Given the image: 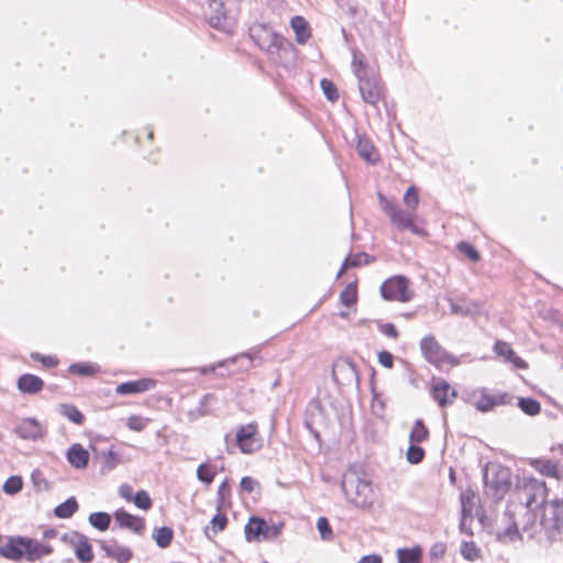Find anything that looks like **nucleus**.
Listing matches in <instances>:
<instances>
[{"mask_svg": "<svg viewBox=\"0 0 563 563\" xmlns=\"http://www.w3.org/2000/svg\"><path fill=\"white\" fill-rule=\"evenodd\" d=\"M549 492L547 483L533 476H525L516 482L514 498L526 508V512L519 521L512 523L514 533L518 534L520 528L523 531L536 528L537 510L547 501Z\"/></svg>", "mask_w": 563, "mask_h": 563, "instance_id": "obj_1", "label": "nucleus"}, {"mask_svg": "<svg viewBox=\"0 0 563 563\" xmlns=\"http://www.w3.org/2000/svg\"><path fill=\"white\" fill-rule=\"evenodd\" d=\"M52 552L51 544L22 536L9 537L5 544L0 547V556L14 562L23 559L27 562H35Z\"/></svg>", "mask_w": 563, "mask_h": 563, "instance_id": "obj_2", "label": "nucleus"}, {"mask_svg": "<svg viewBox=\"0 0 563 563\" xmlns=\"http://www.w3.org/2000/svg\"><path fill=\"white\" fill-rule=\"evenodd\" d=\"M419 349L424 361L440 372L449 373L461 364V358L449 352L434 334L423 335Z\"/></svg>", "mask_w": 563, "mask_h": 563, "instance_id": "obj_3", "label": "nucleus"}, {"mask_svg": "<svg viewBox=\"0 0 563 563\" xmlns=\"http://www.w3.org/2000/svg\"><path fill=\"white\" fill-rule=\"evenodd\" d=\"M378 201L380 209L397 230L409 231L422 238L429 235L428 230L417 222L416 212L400 208L394 200L388 199L383 194H378Z\"/></svg>", "mask_w": 563, "mask_h": 563, "instance_id": "obj_4", "label": "nucleus"}, {"mask_svg": "<svg viewBox=\"0 0 563 563\" xmlns=\"http://www.w3.org/2000/svg\"><path fill=\"white\" fill-rule=\"evenodd\" d=\"M342 488L346 499L360 508H369L375 501V492L371 482L358 476L344 478Z\"/></svg>", "mask_w": 563, "mask_h": 563, "instance_id": "obj_5", "label": "nucleus"}, {"mask_svg": "<svg viewBox=\"0 0 563 563\" xmlns=\"http://www.w3.org/2000/svg\"><path fill=\"white\" fill-rule=\"evenodd\" d=\"M537 511V525H539L549 537H553L563 530L562 498L547 500Z\"/></svg>", "mask_w": 563, "mask_h": 563, "instance_id": "obj_6", "label": "nucleus"}, {"mask_svg": "<svg viewBox=\"0 0 563 563\" xmlns=\"http://www.w3.org/2000/svg\"><path fill=\"white\" fill-rule=\"evenodd\" d=\"M252 38L261 49L271 55L286 52L291 47V44L285 37L261 24L252 27Z\"/></svg>", "mask_w": 563, "mask_h": 563, "instance_id": "obj_7", "label": "nucleus"}, {"mask_svg": "<svg viewBox=\"0 0 563 563\" xmlns=\"http://www.w3.org/2000/svg\"><path fill=\"white\" fill-rule=\"evenodd\" d=\"M380 295L387 301L408 302L413 292L410 289V282L402 275H395L383 282Z\"/></svg>", "mask_w": 563, "mask_h": 563, "instance_id": "obj_8", "label": "nucleus"}, {"mask_svg": "<svg viewBox=\"0 0 563 563\" xmlns=\"http://www.w3.org/2000/svg\"><path fill=\"white\" fill-rule=\"evenodd\" d=\"M510 396L507 393L490 394L486 388H478L468 395V402L481 412H488L499 406L509 404Z\"/></svg>", "mask_w": 563, "mask_h": 563, "instance_id": "obj_9", "label": "nucleus"}, {"mask_svg": "<svg viewBox=\"0 0 563 563\" xmlns=\"http://www.w3.org/2000/svg\"><path fill=\"white\" fill-rule=\"evenodd\" d=\"M284 528L283 522H267L258 517L249 518V541H272L279 537Z\"/></svg>", "mask_w": 563, "mask_h": 563, "instance_id": "obj_10", "label": "nucleus"}, {"mask_svg": "<svg viewBox=\"0 0 563 563\" xmlns=\"http://www.w3.org/2000/svg\"><path fill=\"white\" fill-rule=\"evenodd\" d=\"M358 89L363 100L371 106L376 107L385 99L384 85L376 75L358 79Z\"/></svg>", "mask_w": 563, "mask_h": 563, "instance_id": "obj_11", "label": "nucleus"}, {"mask_svg": "<svg viewBox=\"0 0 563 563\" xmlns=\"http://www.w3.org/2000/svg\"><path fill=\"white\" fill-rule=\"evenodd\" d=\"M429 391L441 409L452 406L457 398V390L442 377L432 379Z\"/></svg>", "mask_w": 563, "mask_h": 563, "instance_id": "obj_12", "label": "nucleus"}, {"mask_svg": "<svg viewBox=\"0 0 563 563\" xmlns=\"http://www.w3.org/2000/svg\"><path fill=\"white\" fill-rule=\"evenodd\" d=\"M64 541H69L75 547V555L81 563H90L93 560L92 547L88 538L77 531L63 536Z\"/></svg>", "mask_w": 563, "mask_h": 563, "instance_id": "obj_13", "label": "nucleus"}, {"mask_svg": "<svg viewBox=\"0 0 563 563\" xmlns=\"http://www.w3.org/2000/svg\"><path fill=\"white\" fill-rule=\"evenodd\" d=\"M493 351L496 357L503 360L506 363H510L515 368H528V363L516 353L510 343L504 340H496L493 345Z\"/></svg>", "mask_w": 563, "mask_h": 563, "instance_id": "obj_14", "label": "nucleus"}, {"mask_svg": "<svg viewBox=\"0 0 563 563\" xmlns=\"http://www.w3.org/2000/svg\"><path fill=\"white\" fill-rule=\"evenodd\" d=\"M511 485V473L506 467L496 470L488 482V487L496 499H501L510 490Z\"/></svg>", "mask_w": 563, "mask_h": 563, "instance_id": "obj_15", "label": "nucleus"}, {"mask_svg": "<svg viewBox=\"0 0 563 563\" xmlns=\"http://www.w3.org/2000/svg\"><path fill=\"white\" fill-rule=\"evenodd\" d=\"M529 465L540 475L563 481V466L547 457L530 459Z\"/></svg>", "mask_w": 563, "mask_h": 563, "instance_id": "obj_16", "label": "nucleus"}, {"mask_svg": "<svg viewBox=\"0 0 563 563\" xmlns=\"http://www.w3.org/2000/svg\"><path fill=\"white\" fill-rule=\"evenodd\" d=\"M13 432L21 439L27 441H37L43 439L44 430L42 424L35 418L22 419L13 429Z\"/></svg>", "mask_w": 563, "mask_h": 563, "instance_id": "obj_17", "label": "nucleus"}, {"mask_svg": "<svg viewBox=\"0 0 563 563\" xmlns=\"http://www.w3.org/2000/svg\"><path fill=\"white\" fill-rule=\"evenodd\" d=\"M115 523L122 529H129L135 534L142 536L145 531V521L139 516L131 515L123 508L113 514Z\"/></svg>", "mask_w": 563, "mask_h": 563, "instance_id": "obj_18", "label": "nucleus"}, {"mask_svg": "<svg viewBox=\"0 0 563 563\" xmlns=\"http://www.w3.org/2000/svg\"><path fill=\"white\" fill-rule=\"evenodd\" d=\"M156 385H157V382L153 378H141L137 380H129V382L119 384L115 387V393L118 395H122V396L135 395V394H141V393H145L150 389H153V388H155Z\"/></svg>", "mask_w": 563, "mask_h": 563, "instance_id": "obj_19", "label": "nucleus"}, {"mask_svg": "<svg viewBox=\"0 0 563 563\" xmlns=\"http://www.w3.org/2000/svg\"><path fill=\"white\" fill-rule=\"evenodd\" d=\"M339 300L342 306L347 310L341 311L340 317L343 319L349 318L350 309L355 310L358 300L357 280L349 283L345 288L341 291Z\"/></svg>", "mask_w": 563, "mask_h": 563, "instance_id": "obj_20", "label": "nucleus"}, {"mask_svg": "<svg viewBox=\"0 0 563 563\" xmlns=\"http://www.w3.org/2000/svg\"><path fill=\"white\" fill-rule=\"evenodd\" d=\"M209 12L208 21L209 24L214 29H225L227 14L224 10V3L222 0H209L208 4Z\"/></svg>", "mask_w": 563, "mask_h": 563, "instance_id": "obj_21", "label": "nucleus"}, {"mask_svg": "<svg viewBox=\"0 0 563 563\" xmlns=\"http://www.w3.org/2000/svg\"><path fill=\"white\" fill-rule=\"evenodd\" d=\"M66 459L73 467L84 470L89 463V452L81 444L75 443L67 450Z\"/></svg>", "mask_w": 563, "mask_h": 563, "instance_id": "obj_22", "label": "nucleus"}, {"mask_svg": "<svg viewBox=\"0 0 563 563\" xmlns=\"http://www.w3.org/2000/svg\"><path fill=\"white\" fill-rule=\"evenodd\" d=\"M43 386V379L33 374H23L18 378V388L23 394H36Z\"/></svg>", "mask_w": 563, "mask_h": 563, "instance_id": "obj_23", "label": "nucleus"}, {"mask_svg": "<svg viewBox=\"0 0 563 563\" xmlns=\"http://www.w3.org/2000/svg\"><path fill=\"white\" fill-rule=\"evenodd\" d=\"M216 400L214 395L206 394L199 401V405L195 409H190L186 412L188 421L194 422L197 419L208 416L211 412V404Z\"/></svg>", "mask_w": 563, "mask_h": 563, "instance_id": "obj_24", "label": "nucleus"}, {"mask_svg": "<svg viewBox=\"0 0 563 563\" xmlns=\"http://www.w3.org/2000/svg\"><path fill=\"white\" fill-rule=\"evenodd\" d=\"M290 26L296 34V41L305 44L311 37V30L308 22L301 15H296L290 21Z\"/></svg>", "mask_w": 563, "mask_h": 563, "instance_id": "obj_25", "label": "nucleus"}, {"mask_svg": "<svg viewBox=\"0 0 563 563\" xmlns=\"http://www.w3.org/2000/svg\"><path fill=\"white\" fill-rule=\"evenodd\" d=\"M356 150L358 155L368 163H376L379 161V153L377 148L366 137L358 139Z\"/></svg>", "mask_w": 563, "mask_h": 563, "instance_id": "obj_26", "label": "nucleus"}, {"mask_svg": "<svg viewBox=\"0 0 563 563\" xmlns=\"http://www.w3.org/2000/svg\"><path fill=\"white\" fill-rule=\"evenodd\" d=\"M68 372L71 375L90 377L101 372L100 366L91 362H78L73 363L68 367Z\"/></svg>", "mask_w": 563, "mask_h": 563, "instance_id": "obj_27", "label": "nucleus"}, {"mask_svg": "<svg viewBox=\"0 0 563 563\" xmlns=\"http://www.w3.org/2000/svg\"><path fill=\"white\" fill-rule=\"evenodd\" d=\"M398 563H420L423 549L421 545H415L412 548H404L397 550Z\"/></svg>", "mask_w": 563, "mask_h": 563, "instance_id": "obj_28", "label": "nucleus"}, {"mask_svg": "<svg viewBox=\"0 0 563 563\" xmlns=\"http://www.w3.org/2000/svg\"><path fill=\"white\" fill-rule=\"evenodd\" d=\"M463 517L472 516L478 501L477 493L472 488H466L460 496Z\"/></svg>", "mask_w": 563, "mask_h": 563, "instance_id": "obj_29", "label": "nucleus"}, {"mask_svg": "<svg viewBox=\"0 0 563 563\" xmlns=\"http://www.w3.org/2000/svg\"><path fill=\"white\" fill-rule=\"evenodd\" d=\"M430 437V431L423 420L417 419L410 430L409 440L411 443H422Z\"/></svg>", "mask_w": 563, "mask_h": 563, "instance_id": "obj_30", "label": "nucleus"}, {"mask_svg": "<svg viewBox=\"0 0 563 563\" xmlns=\"http://www.w3.org/2000/svg\"><path fill=\"white\" fill-rule=\"evenodd\" d=\"M78 510V503L75 497H69L64 503L57 505L54 515L60 519L70 518Z\"/></svg>", "mask_w": 563, "mask_h": 563, "instance_id": "obj_31", "label": "nucleus"}, {"mask_svg": "<svg viewBox=\"0 0 563 563\" xmlns=\"http://www.w3.org/2000/svg\"><path fill=\"white\" fill-rule=\"evenodd\" d=\"M152 537L158 548L165 549L169 547L174 538V531L172 528L166 526L154 528Z\"/></svg>", "mask_w": 563, "mask_h": 563, "instance_id": "obj_32", "label": "nucleus"}, {"mask_svg": "<svg viewBox=\"0 0 563 563\" xmlns=\"http://www.w3.org/2000/svg\"><path fill=\"white\" fill-rule=\"evenodd\" d=\"M460 552L463 559L468 562H475L482 558V550L474 541H463Z\"/></svg>", "mask_w": 563, "mask_h": 563, "instance_id": "obj_33", "label": "nucleus"}, {"mask_svg": "<svg viewBox=\"0 0 563 563\" xmlns=\"http://www.w3.org/2000/svg\"><path fill=\"white\" fill-rule=\"evenodd\" d=\"M88 521L99 531H106L110 527L111 516L104 511H97L89 515Z\"/></svg>", "mask_w": 563, "mask_h": 563, "instance_id": "obj_34", "label": "nucleus"}, {"mask_svg": "<svg viewBox=\"0 0 563 563\" xmlns=\"http://www.w3.org/2000/svg\"><path fill=\"white\" fill-rule=\"evenodd\" d=\"M59 412L64 417H66L69 421H71L75 424H82L85 421V417L81 413V411L71 404H63L59 407Z\"/></svg>", "mask_w": 563, "mask_h": 563, "instance_id": "obj_35", "label": "nucleus"}, {"mask_svg": "<svg viewBox=\"0 0 563 563\" xmlns=\"http://www.w3.org/2000/svg\"><path fill=\"white\" fill-rule=\"evenodd\" d=\"M244 356H246V354L242 353L239 356H233V357L220 361L216 364L197 367L195 371H197L201 375H208L210 373H214L217 369L229 367L231 364H234L238 361V358L244 357Z\"/></svg>", "mask_w": 563, "mask_h": 563, "instance_id": "obj_36", "label": "nucleus"}, {"mask_svg": "<svg viewBox=\"0 0 563 563\" xmlns=\"http://www.w3.org/2000/svg\"><path fill=\"white\" fill-rule=\"evenodd\" d=\"M100 455L103 460V464L101 466L102 472H111L113 471L120 463V456L112 449L108 451H101Z\"/></svg>", "mask_w": 563, "mask_h": 563, "instance_id": "obj_37", "label": "nucleus"}, {"mask_svg": "<svg viewBox=\"0 0 563 563\" xmlns=\"http://www.w3.org/2000/svg\"><path fill=\"white\" fill-rule=\"evenodd\" d=\"M402 201L409 210L416 212L420 201L418 188L413 185L409 186L404 194Z\"/></svg>", "mask_w": 563, "mask_h": 563, "instance_id": "obj_38", "label": "nucleus"}, {"mask_svg": "<svg viewBox=\"0 0 563 563\" xmlns=\"http://www.w3.org/2000/svg\"><path fill=\"white\" fill-rule=\"evenodd\" d=\"M352 66H353L354 74L358 79L369 76L367 74V69H366L367 65H366L364 55L362 53H360V52L353 53Z\"/></svg>", "mask_w": 563, "mask_h": 563, "instance_id": "obj_39", "label": "nucleus"}, {"mask_svg": "<svg viewBox=\"0 0 563 563\" xmlns=\"http://www.w3.org/2000/svg\"><path fill=\"white\" fill-rule=\"evenodd\" d=\"M519 408L528 416H537L541 411V405L533 398H520Z\"/></svg>", "mask_w": 563, "mask_h": 563, "instance_id": "obj_40", "label": "nucleus"}, {"mask_svg": "<svg viewBox=\"0 0 563 563\" xmlns=\"http://www.w3.org/2000/svg\"><path fill=\"white\" fill-rule=\"evenodd\" d=\"M23 488L22 477L19 475L10 476L3 484L2 489L7 495H15Z\"/></svg>", "mask_w": 563, "mask_h": 563, "instance_id": "obj_41", "label": "nucleus"}, {"mask_svg": "<svg viewBox=\"0 0 563 563\" xmlns=\"http://www.w3.org/2000/svg\"><path fill=\"white\" fill-rule=\"evenodd\" d=\"M456 249L473 263L481 261L479 252L468 242L462 241L457 243Z\"/></svg>", "mask_w": 563, "mask_h": 563, "instance_id": "obj_42", "label": "nucleus"}, {"mask_svg": "<svg viewBox=\"0 0 563 563\" xmlns=\"http://www.w3.org/2000/svg\"><path fill=\"white\" fill-rule=\"evenodd\" d=\"M320 86H321V89H322L324 96L327 97V99L329 101H331V102L338 101L339 92H338L336 86L334 85V82L332 80L324 78L320 81Z\"/></svg>", "mask_w": 563, "mask_h": 563, "instance_id": "obj_43", "label": "nucleus"}, {"mask_svg": "<svg viewBox=\"0 0 563 563\" xmlns=\"http://www.w3.org/2000/svg\"><path fill=\"white\" fill-rule=\"evenodd\" d=\"M132 501L137 508L142 510H148L153 505L152 499L146 490H139L134 495Z\"/></svg>", "mask_w": 563, "mask_h": 563, "instance_id": "obj_44", "label": "nucleus"}, {"mask_svg": "<svg viewBox=\"0 0 563 563\" xmlns=\"http://www.w3.org/2000/svg\"><path fill=\"white\" fill-rule=\"evenodd\" d=\"M412 443L407 450V461L411 464H418L424 459V450Z\"/></svg>", "mask_w": 563, "mask_h": 563, "instance_id": "obj_45", "label": "nucleus"}, {"mask_svg": "<svg viewBox=\"0 0 563 563\" xmlns=\"http://www.w3.org/2000/svg\"><path fill=\"white\" fill-rule=\"evenodd\" d=\"M365 257H366V254H364V253L349 255L345 258V261L343 262L342 267L339 272V275H341L349 267H357V266L362 265L365 262L364 261Z\"/></svg>", "mask_w": 563, "mask_h": 563, "instance_id": "obj_46", "label": "nucleus"}, {"mask_svg": "<svg viewBox=\"0 0 563 563\" xmlns=\"http://www.w3.org/2000/svg\"><path fill=\"white\" fill-rule=\"evenodd\" d=\"M216 472L208 464H200L197 468V477L205 484H211L213 482Z\"/></svg>", "mask_w": 563, "mask_h": 563, "instance_id": "obj_47", "label": "nucleus"}, {"mask_svg": "<svg viewBox=\"0 0 563 563\" xmlns=\"http://www.w3.org/2000/svg\"><path fill=\"white\" fill-rule=\"evenodd\" d=\"M262 446V439L257 437L256 426L249 423V453Z\"/></svg>", "mask_w": 563, "mask_h": 563, "instance_id": "obj_48", "label": "nucleus"}, {"mask_svg": "<svg viewBox=\"0 0 563 563\" xmlns=\"http://www.w3.org/2000/svg\"><path fill=\"white\" fill-rule=\"evenodd\" d=\"M31 358L33 361L42 363V365L47 368H53L58 364V360L55 356L42 355L37 352L31 353Z\"/></svg>", "mask_w": 563, "mask_h": 563, "instance_id": "obj_49", "label": "nucleus"}, {"mask_svg": "<svg viewBox=\"0 0 563 563\" xmlns=\"http://www.w3.org/2000/svg\"><path fill=\"white\" fill-rule=\"evenodd\" d=\"M148 419L141 416H130L126 426L130 430L140 432L147 426Z\"/></svg>", "mask_w": 563, "mask_h": 563, "instance_id": "obj_50", "label": "nucleus"}, {"mask_svg": "<svg viewBox=\"0 0 563 563\" xmlns=\"http://www.w3.org/2000/svg\"><path fill=\"white\" fill-rule=\"evenodd\" d=\"M132 556L133 553L129 548L119 545L113 553L112 559H114L118 563H128Z\"/></svg>", "mask_w": 563, "mask_h": 563, "instance_id": "obj_51", "label": "nucleus"}, {"mask_svg": "<svg viewBox=\"0 0 563 563\" xmlns=\"http://www.w3.org/2000/svg\"><path fill=\"white\" fill-rule=\"evenodd\" d=\"M317 528L323 539H330L332 536V529L329 521L324 517H320L317 521Z\"/></svg>", "mask_w": 563, "mask_h": 563, "instance_id": "obj_52", "label": "nucleus"}, {"mask_svg": "<svg viewBox=\"0 0 563 563\" xmlns=\"http://www.w3.org/2000/svg\"><path fill=\"white\" fill-rule=\"evenodd\" d=\"M227 522L228 520L225 515L217 514L216 516H213V518L211 519L213 532L217 533L218 531L223 530L227 526Z\"/></svg>", "mask_w": 563, "mask_h": 563, "instance_id": "obj_53", "label": "nucleus"}, {"mask_svg": "<svg viewBox=\"0 0 563 563\" xmlns=\"http://www.w3.org/2000/svg\"><path fill=\"white\" fill-rule=\"evenodd\" d=\"M379 331L384 335L391 338V339H397L399 336V332L393 323L379 324Z\"/></svg>", "mask_w": 563, "mask_h": 563, "instance_id": "obj_54", "label": "nucleus"}, {"mask_svg": "<svg viewBox=\"0 0 563 563\" xmlns=\"http://www.w3.org/2000/svg\"><path fill=\"white\" fill-rule=\"evenodd\" d=\"M378 361L380 365L386 368H391L394 366V356L388 351H380L378 353Z\"/></svg>", "mask_w": 563, "mask_h": 563, "instance_id": "obj_55", "label": "nucleus"}, {"mask_svg": "<svg viewBox=\"0 0 563 563\" xmlns=\"http://www.w3.org/2000/svg\"><path fill=\"white\" fill-rule=\"evenodd\" d=\"M446 545L443 542H437L431 547L430 555L434 559H442L445 555Z\"/></svg>", "mask_w": 563, "mask_h": 563, "instance_id": "obj_56", "label": "nucleus"}, {"mask_svg": "<svg viewBox=\"0 0 563 563\" xmlns=\"http://www.w3.org/2000/svg\"><path fill=\"white\" fill-rule=\"evenodd\" d=\"M236 442L243 453H246V427L241 426L236 433Z\"/></svg>", "mask_w": 563, "mask_h": 563, "instance_id": "obj_57", "label": "nucleus"}, {"mask_svg": "<svg viewBox=\"0 0 563 563\" xmlns=\"http://www.w3.org/2000/svg\"><path fill=\"white\" fill-rule=\"evenodd\" d=\"M119 545L117 544L115 541H111V542H108V541H100V548L102 551H104V553L107 554V556L109 558H112L113 556V553L115 552L117 548Z\"/></svg>", "mask_w": 563, "mask_h": 563, "instance_id": "obj_58", "label": "nucleus"}, {"mask_svg": "<svg viewBox=\"0 0 563 563\" xmlns=\"http://www.w3.org/2000/svg\"><path fill=\"white\" fill-rule=\"evenodd\" d=\"M119 495H120V497H122L123 499H125L128 501H131L134 497L132 487L128 484H123L119 487Z\"/></svg>", "mask_w": 563, "mask_h": 563, "instance_id": "obj_59", "label": "nucleus"}, {"mask_svg": "<svg viewBox=\"0 0 563 563\" xmlns=\"http://www.w3.org/2000/svg\"><path fill=\"white\" fill-rule=\"evenodd\" d=\"M383 559L378 554H369L362 556L357 563H382Z\"/></svg>", "mask_w": 563, "mask_h": 563, "instance_id": "obj_60", "label": "nucleus"}, {"mask_svg": "<svg viewBox=\"0 0 563 563\" xmlns=\"http://www.w3.org/2000/svg\"><path fill=\"white\" fill-rule=\"evenodd\" d=\"M56 533H57L56 530L48 529V530L44 531V538H47V539L53 538L56 536Z\"/></svg>", "mask_w": 563, "mask_h": 563, "instance_id": "obj_61", "label": "nucleus"}, {"mask_svg": "<svg viewBox=\"0 0 563 563\" xmlns=\"http://www.w3.org/2000/svg\"><path fill=\"white\" fill-rule=\"evenodd\" d=\"M246 485H247V482H246V476H243L240 481V489L242 492H245L246 490Z\"/></svg>", "mask_w": 563, "mask_h": 563, "instance_id": "obj_62", "label": "nucleus"}, {"mask_svg": "<svg viewBox=\"0 0 563 563\" xmlns=\"http://www.w3.org/2000/svg\"><path fill=\"white\" fill-rule=\"evenodd\" d=\"M228 487H229V486H228V483H227V482H222V483L220 484V486H219L218 494H219V495H222V494H223V492H224L225 489H228Z\"/></svg>", "mask_w": 563, "mask_h": 563, "instance_id": "obj_63", "label": "nucleus"}, {"mask_svg": "<svg viewBox=\"0 0 563 563\" xmlns=\"http://www.w3.org/2000/svg\"><path fill=\"white\" fill-rule=\"evenodd\" d=\"M147 137H148L150 140H152V139H153V131H148V133H147Z\"/></svg>", "mask_w": 563, "mask_h": 563, "instance_id": "obj_64", "label": "nucleus"}]
</instances>
